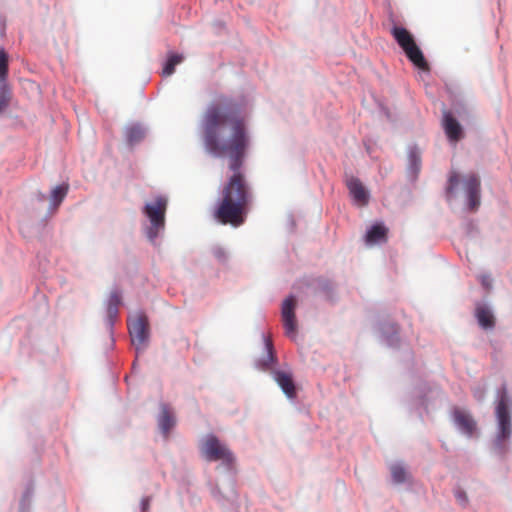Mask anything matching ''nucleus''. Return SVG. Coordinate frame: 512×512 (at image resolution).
<instances>
[{"label":"nucleus","mask_w":512,"mask_h":512,"mask_svg":"<svg viewBox=\"0 0 512 512\" xmlns=\"http://www.w3.org/2000/svg\"><path fill=\"white\" fill-rule=\"evenodd\" d=\"M203 140L208 152L229 156L232 175L223 185L213 216L222 225L241 226L252 202V191L242 171L249 138L244 117L232 104L210 106L203 118Z\"/></svg>","instance_id":"1"},{"label":"nucleus","mask_w":512,"mask_h":512,"mask_svg":"<svg viewBox=\"0 0 512 512\" xmlns=\"http://www.w3.org/2000/svg\"><path fill=\"white\" fill-rule=\"evenodd\" d=\"M391 34L402 48L407 58L419 69L429 70V65L424 58L421 49L415 43L413 35L405 28L394 25Z\"/></svg>","instance_id":"2"},{"label":"nucleus","mask_w":512,"mask_h":512,"mask_svg":"<svg viewBox=\"0 0 512 512\" xmlns=\"http://www.w3.org/2000/svg\"><path fill=\"white\" fill-rule=\"evenodd\" d=\"M200 452L207 461H221L230 467L235 461L234 454L228 446L222 443L215 435H207L200 444Z\"/></svg>","instance_id":"3"},{"label":"nucleus","mask_w":512,"mask_h":512,"mask_svg":"<svg viewBox=\"0 0 512 512\" xmlns=\"http://www.w3.org/2000/svg\"><path fill=\"white\" fill-rule=\"evenodd\" d=\"M166 208L167 199L163 196H158L152 203H147L144 207V214L151 223L147 231V236L151 241L164 229Z\"/></svg>","instance_id":"4"},{"label":"nucleus","mask_w":512,"mask_h":512,"mask_svg":"<svg viewBox=\"0 0 512 512\" xmlns=\"http://www.w3.org/2000/svg\"><path fill=\"white\" fill-rule=\"evenodd\" d=\"M496 418L498 423V433L495 439V447L502 452L504 450V443L511 434V418L508 409V396L505 391L502 392L496 406Z\"/></svg>","instance_id":"5"},{"label":"nucleus","mask_w":512,"mask_h":512,"mask_svg":"<svg viewBox=\"0 0 512 512\" xmlns=\"http://www.w3.org/2000/svg\"><path fill=\"white\" fill-rule=\"evenodd\" d=\"M128 330L136 350L143 351L149 339V323L144 313H137L128 320Z\"/></svg>","instance_id":"6"},{"label":"nucleus","mask_w":512,"mask_h":512,"mask_svg":"<svg viewBox=\"0 0 512 512\" xmlns=\"http://www.w3.org/2000/svg\"><path fill=\"white\" fill-rule=\"evenodd\" d=\"M68 190V184H61L54 187L50 194H39L37 197V210H47L49 214H53L64 200Z\"/></svg>","instance_id":"7"},{"label":"nucleus","mask_w":512,"mask_h":512,"mask_svg":"<svg viewBox=\"0 0 512 512\" xmlns=\"http://www.w3.org/2000/svg\"><path fill=\"white\" fill-rule=\"evenodd\" d=\"M296 299L294 296L286 298L282 304L281 314L285 334L294 339L297 333V322L295 317Z\"/></svg>","instance_id":"8"},{"label":"nucleus","mask_w":512,"mask_h":512,"mask_svg":"<svg viewBox=\"0 0 512 512\" xmlns=\"http://www.w3.org/2000/svg\"><path fill=\"white\" fill-rule=\"evenodd\" d=\"M346 186L353 200L359 206H365L369 202V194L364 185L357 177L351 176L346 180Z\"/></svg>","instance_id":"9"},{"label":"nucleus","mask_w":512,"mask_h":512,"mask_svg":"<svg viewBox=\"0 0 512 512\" xmlns=\"http://www.w3.org/2000/svg\"><path fill=\"white\" fill-rule=\"evenodd\" d=\"M465 190L468 196L471 210L477 209L480 204V180L475 175H470L465 180Z\"/></svg>","instance_id":"10"},{"label":"nucleus","mask_w":512,"mask_h":512,"mask_svg":"<svg viewBox=\"0 0 512 512\" xmlns=\"http://www.w3.org/2000/svg\"><path fill=\"white\" fill-rule=\"evenodd\" d=\"M443 128L450 141L457 142L463 137L461 125L448 111L443 115Z\"/></svg>","instance_id":"11"},{"label":"nucleus","mask_w":512,"mask_h":512,"mask_svg":"<svg viewBox=\"0 0 512 512\" xmlns=\"http://www.w3.org/2000/svg\"><path fill=\"white\" fill-rule=\"evenodd\" d=\"M453 417L456 425L459 427V429H461L463 433L468 436H472L475 433L476 422L470 414L461 409H455L453 412Z\"/></svg>","instance_id":"12"},{"label":"nucleus","mask_w":512,"mask_h":512,"mask_svg":"<svg viewBox=\"0 0 512 512\" xmlns=\"http://www.w3.org/2000/svg\"><path fill=\"white\" fill-rule=\"evenodd\" d=\"M275 381L281 387L283 392L289 397H295V385L290 373L284 371H276L274 374Z\"/></svg>","instance_id":"13"},{"label":"nucleus","mask_w":512,"mask_h":512,"mask_svg":"<svg viewBox=\"0 0 512 512\" xmlns=\"http://www.w3.org/2000/svg\"><path fill=\"white\" fill-rule=\"evenodd\" d=\"M475 316L483 329H492L495 326L494 315L486 305H477Z\"/></svg>","instance_id":"14"},{"label":"nucleus","mask_w":512,"mask_h":512,"mask_svg":"<svg viewBox=\"0 0 512 512\" xmlns=\"http://www.w3.org/2000/svg\"><path fill=\"white\" fill-rule=\"evenodd\" d=\"M387 236V228L384 225H373L366 234V242L368 244H375L380 241H385Z\"/></svg>","instance_id":"15"},{"label":"nucleus","mask_w":512,"mask_h":512,"mask_svg":"<svg viewBox=\"0 0 512 512\" xmlns=\"http://www.w3.org/2000/svg\"><path fill=\"white\" fill-rule=\"evenodd\" d=\"M159 427L161 431L167 436L170 432V430L175 425V419L173 415L170 413L169 409L167 407H163L159 420H158Z\"/></svg>","instance_id":"16"},{"label":"nucleus","mask_w":512,"mask_h":512,"mask_svg":"<svg viewBox=\"0 0 512 512\" xmlns=\"http://www.w3.org/2000/svg\"><path fill=\"white\" fill-rule=\"evenodd\" d=\"M145 136V132L139 125H132L126 128L125 137L130 145L139 143Z\"/></svg>","instance_id":"17"},{"label":"nucleus","mask_w":512,"mask_h":512,"mask_svg":"<svg viewBox=\"0 0 512 512\" xmlns=\"http://www.w3.org/2000/svg\"><path fill=\"white\" fill-rule=\"evenodd\" d=\"M183 61V56L180 54H170L162 70V75L167 77L174 73L176 65Z\"/></svg>","instance_id":"18"},{"label":"nucleus","mask_w":512,"mask_h":512,"mask_svg":"<svg viewBox=\"0 0 512 512\" xmlns=\"http://www.w3.org/2000/svg\"><path fill=\"white\" fill-rule=\"evenodd\" d=\"M11 96L12 93L7 83H0V113L8 107Z\"/></svg>","instance_id":"19"},{"label":"nucleus","mask_w":512,"mask_h":512,"mask_svg":"<svg viewBox=\"0 0 512 512\" xmlns=\"http://www.w3.org/2000/svg\"><path fill=\"white\" fill-rule=\"evenodd\" d=\"M9 67V56L7 52L0 48V83H4L7 80Z\"/></svg>","instance_id":"20"},{"label":"nucleus","mask_w":512,"mask_h":512,"mask_svg":"<svg viewBox=\"0 0 512 512\" xmlns=\"http://www.w3.org/2000/svg\"><path fill=\"white\" fill-rule=\"evenodd\" d=\"M393 481L397 484L403 483L407 479V472L400 464L392 465L390 468Z\"/></svg>","instance_id":"21"},{"label":"nucleus","mask_w":512,"mask_h":512,"mask_svg":"<svg viewBox=\"0 0 512 512\" xmlns=\"http://www.w3.org/2000/svg\"><path fill=\"white\" fill-rule=\"evenodd\" d=\"M266 349L267 353L264 358L260 361V367L262 369H267L274 362V353H273V345L270 340H266Z\"/></svg>","instance_id":"22"},{"label":"nucleus","mask_w":512,"mask_h":512,"mask_svg":"<svg viewBox=\"0 0 512 512\" xmlns=\"http://www.w3.org/2000/svg\"><path fill=\"white\" fill-rule=\"evenodd\" d=\"M120 304H121V295L117 291L112 292L108 299V306L115 305V307H119Z\"/></svg>","instance_id":"23"},{"label":"nucleus","mask_w":512,"mask_h":512,"mask_svg":"<svg viewBox=\"0 0 512 512\" xmlns=\"http://www.w3.org/2000/svg\"><path fill=\"white\" fill-rule=\"evenodd\" d=\"M459 183V176L456 172L451 173L449 177V185L447 188V192L451 193L453 189L458 185Z\"/></svg>","instance_id":"24"},{"label":"nucleus","mask_w":512,"mask_h":512,"mask_svg":"<svg viewBox=\"0 0 512 512\" xmlns=\"http://www.w3.org/2000/svg\"><path fill=\"white\" fill-rule=\"evenodd\" d=\"M107 316L109 318V322L112 324L118 316V307H115V305H107Z\"/></svg>","instance_id":"25"},{"label":"nucleus","mask_w":512,"mask_h":512,"mask_svg":"<svg viewBox=\"0 0 512 512\" xmlns=\"http://www.w3.org/2000/svg\"><path fill=\"white\" fill-rule=\"evenodd\" d=\"M213 255L215 258H217L219 261H224L226 259V252L221 247H216L213 249Z\"/></svg>","instance_id":"26"},{"label":"nucleus","mask_w":512,"mask_h":512,"mask_svg":"<svg viewBox=\"0 0 512 512\" xmlns=\"http://www.w3.org/2000/svg\"><path fill=\"white\" fill-rule=\"evenodd\" d=\"M473 395L478 401H482L484 399L485 390L481 387H477L473 390Z\"/></svg>","instance_id":"27"},{"label":"nucleus","mask_w":512,"mask_h":512,"mask_svg":"<svg viewBox=\"0 0 512 512\" xmlns=\"http://www.w3.org/2000/svg\"><path fill=\"white\" fill-rule=\"evenodd\" d=\"M150 497H146V498H143L142 501H141V509H142V512H148L149 510V505H150Z\"/></svg>","instance_id":"28"},{"label":"nucleus","mask_w":512,"mask_h":512,"mask_svg":"<svg viewBox=\"0 0 512 512\" xmlns=\"http://www.w3.org/2000/svg\"><path fill=\"white\" fill-rule=\"evenodd\" d=\"M456 497H457V499H458L459 501H461V502H466V495H465V493H464V492H462V491H457V492H456Z\"/></svg>","instance_id":"29"},{"label":"nucleus","mask_w":512,"mask_h":512,"mask_svg":"<svg viewBox=\"0 0 512 512\" xmlns=\"http://www.w3.org/2000/svg\"><path fill=\"white\" fill-rule=\"evenodd\" d=\"M481 283L483 286H485L486 288H489L490 287V279L489 277L487 276H482L481 278Z\"/></svg>","instance_id":"30"}]
</instances>
